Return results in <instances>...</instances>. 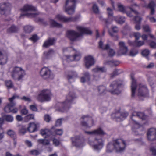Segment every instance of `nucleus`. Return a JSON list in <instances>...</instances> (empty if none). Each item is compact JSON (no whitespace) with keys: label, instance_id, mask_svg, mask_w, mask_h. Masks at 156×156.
<instances>
[{"label":"nucleus","instance_id":"nucleus-1","mask_svg":"<svg viewBox=\"0 0 156 156\" xmlns=\"http://www.w3.org/2000/svg\"><path fill=\"white\" fill-rule=\"evenodd\" d=\"M76 29L80 33L72 30H68L67 32V37L71 41H76L83 34H92V31L88 28L77 26Z\"/></svg>","mask_w":156,"mask_h":156},{"label":"nucleus","instance_id":"nucleus-2","mask_svg":"<svg viewBox=\"0 0 156 156\" xmlns=\"http://www.w3.org/2000/svg\"><path fill=\"white\" fill-rule=\"evenodd\" d=\"M21 10L23 11V13L21 14L20 16V18L24 16L28 17H34L39 14L38 12L37 13H29L25 12L36 10V8L31 5H26L24 6L22 9H21Z\"/></svg>","mask_w":156,"mask_h":156},{"label":"nucleus","instance_id":"nucleus-3","mask_svg":"<svg viewBox=\"0 0 156 156\" xmlns=\"http://www.w3.org/2000/svg\"><path fill=\"white\" fill-rule=\"evenodd\" d=\"M51 94L48 89H44L41 90L37 97V100L40 102H44L50 100Z\"/></svg>","mask_w":156,"mask_h":156},{"label":"nucleus","instance_id":"nucleus-4","mask_svg":"<svg viewBox=\"0 0 156 156\" xmlns=\"http://www.w3.org/2000/svg\"><path fill=\"white\" fill-rule=\"evenodd\" d=\"M76 98L75 93L73 92H69L67 96L65 101L63 102L62 105V108L59 109L62 112H64L67 110L69 108L70 103L72 100Z\"/></svg>","mask_w":156,"mask_h":156},{"label":"nucleus","instance_id":"nucleus-5","mask_svg":"<svg viewBox=\"0 0 156 156\" xmlns=\"http://www.w3.org/2000/svg\"><path fill=\"white\" fill-rule=\"evenodd\" d=\"M25 75V71L22 68L16 66L13 68L12 76L15 80L20 81L22 79Z\"/></svg>","mask_w":156,"mask_h":156},{"label":"nucleus","instance_id":"nucleus-6","mask_svg":"<svg viewBox=\"0 0 156 156\" xmlns=\"http://www.w3.org/2000/svg\"><path fill=\"white\" fill-rule=\"evenodd\" d=\"M40 74L41 77L45 80H52L54 78L52 72L48 67H44L42 68Z\"/></svg>","mask_w":156,"mask_h":156},{"label":"nucleus","instance_id":"nucleus-7","mask_svg":"<svg viewBox=\"0 0 156 156\" xmlns=\"http://www.w3.org/2000/svg\"><path fill=\"white\" fill-rule=\"evenodd\" d=\"M115 148L117 151H123L126 146L125 141L120 139H117L113 141Z\"/></svg>","mask_w":156,"mask_h":156},{"label":"nucleus","instance_id":"nucleus-8","mask_svg":"<svg viewBox=\"0 0 156 156\" xmlns=\"http://www.w3.org/2000/svg\"><path fill=\"white\" fill-rule=\"evenodd\" d=\"M81 124L82 126L87 127H90L94 124V120L92 118L88 115H84L82 117Z\"/></svg>","mask_w":156,"mask_h":156},{"label":"nucleus","instance_id":"nucleus-9","mask_svg":"<svg viewBox=\"0 0 156 156\" xmlns=\"http://www.w3.org/2000/svg\"><path fill=\"white\" fill-rule=\"evenodd\" d=\"M99 47L103 50L107 51H108V55L109 57H112L115 54V52L114 50L110 48V46L109 44H106L104 45L101 41L99 42Z\"/></svg>","mask_w":156,"mask_h":156},{"label":"nucleus","instance_id":"nucleus-10","mask_svg":"<svg viewBox=\"0 0 156 156\" xmlns=\"http://www.w3.org/2000/svg\"><path fill=\"white\" fill-rule=\"evenodd\" d=\"M55 19L64 22H74L77 20L76 17H66L61 14H58L55 16Z\"/></svg>","mask_w":156,"mask_h":156},{"label":"nucleus","instance_id":"nucleus-11","mask_svg":"<svg viewBox=\"0 0 156 156\" xmlns=\"http://www.w3.org/2000/svg\"><path fill=\"white\" fill-rule=\"evenodd\" d=\"M128 115V113L127 112L120 113L119 111L112 114V116L117 121L120 122L123 120Z\"/></svg>","mask_w":156,"mask_h":156},{"label":"nucleus","instance_id":"nucleus-12","mask_svg":"<svg viewBox=\"0 0 156 156\" xmlns=\"http://www.w3.org/2000/svg\"><path fill=\"white\" fill-rule=\"evenodd\" d=\"M11 4L8 2L0 3V14L4 15L11 9Z\"/></svg>","mask_w":156,"mask_h":156},{"label":"nucleus","instance_id":"nucleus-13","mask_svg":"<svg viewBox=\"0 0 156 156\" xmlns=\"http://www.w3.org/2000/svg\"><path fill=\"white\" fill-rule=\"evenodd\" d=\"M147 138L149 141H152L156 140V129H150L147 132Z\"/></svg>","mask_w":156,"mask_h":156},{"label":"nucleus","instance_id":"nucleus-14","mask_svg":"<svg viewBox=\"0 0 156 156\" xmlns=\"http://www.w3.org/2000/svg\"><path fill=\"white\" fill-rule=\"evenodd\" d=\"M148 92V89L146 85L141 84H139L137 94L138 96L145 97L147 94Z\"/></svg>","mask_w":156,"mask_h":156},{"label":"nucleus","instance_id":"nucleus-15","mask_svg":"<svg viewBox=\"0 0 156 156\" xmlns=\"http://www.w3.org/2000/svg\"><path fill=\"white\" fill-rule=\"evenodd\" d=\"M85 65L87 69H89L95 63L94 58L92 56H87L85 57Z\"/></svg>","mask_w":156,"mask_h":156},{"label":"nucleus","instance_id":"nucleus-16","mask_svg":"<svg viewBox=\"0 0 156 156\" xmlns=\"http://www.w3.org/2000/svg\"><path fill=\"white\" fill-rule=\"evenodd\" d=\"M15 96H13L12 98L9 99L10 103L4 108L5 111L7 113L11 112L12 108L15 105V103L13 102V100L16 98Z\"/></svg>","mask_w":156,"mask_h":156},{"label":"nucleus","instance_id":"nucleus-17","mask_svg":"<svg viewBox=\"0 0 156 156\" xmlns=\"http://www.w3.org/2000/svg\"><path fill=\"white\" fill-rule=\"evenodd\" d=\"M121 83L119 81H114L110 85V87H111L113 90L110 91L112 94H117V90L118 88L121 86Z\"/></svg>","mask_w":156,"mask_h":156},{"label":"nucleus","instance_id":"nucleus-18","mask_svg":"<svg viewBox=\"0 0 156 156\" xmlns=\"http://www.w3.org/2000/svg\"><path fill=\"white\" fill-rule=\"evenodd\" d=\"M70 48L72 50L74 51L76 53L74 56H69L67 58V61H68L74 60L79 61L80 58V53L73 48L71 47Z\"/></svg>","mask_w":156,"mask_h":156},{"label":"nucleus","instance_id":"nucleus-19","mask_svg":"<svg viewBox=\"0 0 156 156\" xmlns=\"http://www.w3.org/2000/svg\"><path fill=\"white\" fill-rule=\"evenodd\" d=\"M39 126V123L30 122L29 124V126L27 128V130L31 133L34 132L38 130Z\"/></svg>","mask_w":156,"mask_h":156},{"label":"nucleus","instance_id":"nucleus-20","mask_svg":"<svg viewBox=\"0 0 156 156\" xmlns=\"http://www.w3.org/2000/svg\"><path fill=\"white\" fill-rule=\"evenodd\" d=\"M94 149L99 150L101 149L103 147V142L102 139H96L94 141V144L92 145Z\"/></svg>","mask_w":156,"mask_h":156},{"label":"nucleus","instance_id":"nucleus-21","mask_svg":"<svg viewBox=\"0 0 156 156\" xmlns=\"http://www.w3.org/2000/svg\"><path fill=\"white\" fill-rule=\"evenodd\" d=\"M132 115V116L131 118L132 120L134 121L136 124H138V123L134 120L133 118V117H139V118L141 119L142 120H145L147 119V116L145 115L143 113L141 112H133Z\"/></svg>","mask_w":156,"mask_h":156},{"label":"nucleus","instance_id":"nucleus-22","mask_svg":"<svg viewBox=\"0 0 156 156\" xmlns=\"http://www.w3.org/2000/svg\"><path fill=\"white\" fill-rule=\"evenodd\" d=\"M72 144L76 147H81L83 146V144L81 142L80 137L76 136L71 138Z\"/></svg>","mask_w":156,"mask_h":156},{"label":"nucleus","instance_id":"nucleus-23","mask_svg":"<svg viewBox=\"0 0 156 156\" xmlns=\"http://www.w3.org/2000/svg\"><path fill=\"white\" fill-rule=\"evenodd\" d=\"M131 78L132 80L131 85V96L133 97L135 95V92L137 87V84L136 81L134 78L133 75H131Z\"/></svg>","mask_w":156,"mask_h":156},{"label":"nucleus","instance_id":"nucleus-24","mask_svg":"<svg viewBox=\"0 0 156 156\" xmlns=\"http://www.w3.org/2000/svg\"><path fill=\"white\" fill-rule=\"evenodd\" d=\"M75 5H67L66 6V4L64 6L65 11L69 15H72L74 14L75 11Z\"/></svg>","mask_w":156,"mask_h":156},{"label":"nucleus","instance_id":"nucleus-25","mask_svg":"<svg viewBox=\"0 0 156 156\" xmlns=\"http://www.w3.org/2000/svg\"><path fill=\"white\" fill-rule=\"evenodd\" d=\"M155 6L156 4L152 0L150 1L147 5V7L150 9V15L153 16L155 12Z\"/></svg>","mask_w":156,"mask_h":156},{"label":"nucleus","instance_id":"nucleus-26","mask_svg":"<svg viewBox=\"0 0 156 156\" xmlns=\"http://www.w3.org/2000/svg\"><path fill=\"white\" fill-rule=\"evenodd\" d=\"M56 39L54 38H49L44 43L43 47L47 48L50 46L53 45L55 43Z\"/></svg>","mask_w":156,"mask_h":156},{"label":"nucleus","instance_id":"nucleus-27","mask_svg":"<svg viewBox=\"0 0 156 156\" xmlns=\"http://www.w3.org/2000/svg\"><path fill=\"white\" fill-rule=\"evenodd\" d=\"M86 132L89 134L95 135H104L106 134L105 133V132L101 128H99L98 129L92 131H86Z\"/></svg>","mask_w":156,"mask_h":156},{"label":"nucleus","instance_id":"nucleus-28","mask_svg":"<svg viewBox=\"0 0 156 156\" xmlns=\"http://www.w3.org/2000/svg\"><path fill=\"white\" fill-rule=\"evenodd\" d=\"M83 76L80 78V81L82 83H84L86 81H89L90 80V75L87 72H85L83 73Z\"/></svg>","mask_w":156,"mask_h":156},{"label":"nucleus","instance_id":"nucleus-29","mask_svg":"<svg viewBox=\"0 0 156 156\" xmlns=\"http://www.w3.org/2000/svg\"><path fill=\"white\" fill-rule=\"evenodd\" d=\"M19 30V28L14 25H12L7 30L6 32L8 34L17 33Z\"/></svg>","mask_w":156,"mask_h":156},{"label":"nucleus","instance_id":"nucleus-30","mask_svg":"<svg viewBox=\"0 0 156 156\" xmlns=\"http://www.w3.org/2000/svg\"><path fill=\"white\" fill-rule=\"evenodd\" d=\"M55 51L52 49H49L43 53V57L45 58H48L51 57L54 54Z\"/></svg>","mask_w":156,"mask_h":156},{"label":"nucleus","instance_id":"nucleus-31","mask_svg":"<svg viewBox=\"0 0 156 156\" xmlns=\"http://www.w3.org/2000/svg\"><path fill=\"white\" fill-rule=\"evenodd\" d=\"M97 89L99 94L101 95L106 94L107 92L106 88L103 86H100L98 87Z\"/></svg>","mask_w":156,"mask_h":156},{"label":"nucleus","instance_id":"nucleus-32","mask_svg":"<svg viewBox=\"0 0 156 156\" xmlns=\"http://www.w3.org/2000/svg\"><path fill=\"white\" fill-rule=\"evenodd\" d=\"M52 131V129L51 130H49L48 129H46L43 130L42 129L40 131V133L43 136L46 135L47 136H48L50 135L53 134L51 133Z\"/></svg>","mask_w":156,"mask_h":156},{"label":"nucleus","instance_id":"nucleus-33","mask_svg":"<svg viewBox=\"0 0 156 156\" xmlns=\"http://www.w3.org/2000/svg\"><path fill=\"white\" fill-rule=\"evenodd\" d=\"M92 70L94 72L96 73L98 72L104 73L106 71V69L104 67H99L97 66L95 68L93 69Z\"/></svg>","mask_w":156,"mask_h":156},{"label":"nucleus","instance_id":"nucleus-34","mask_svg":"<svg viewBox=\"0 0 156 156\" xmlns=\"http://www.w3.org/2000/svg\"><path fill=\"white\" fill-rule=\"evenodd\" d=\"M116 22L119 24H123L125 22V17L120 16H117L115 18Z\"/></svg>","mask_w":156,"mask_h":156},{"label":"nucleus","instance_id":"nucleus-35","mask_svg":"<svg viewBox=\"0 0 156 156\" xmlns=\"http://www.w3.org/2000/svg\"><path fill=\"white\" fill-rule=\"evenodd\" d=\"M23 29L25 32L29 33L33 31L34 27L30 25H27L25 26Z\"/></svg>","mask_w":156,"mask_h":156},{"label":"nucleus","instance_id":"nucleus-36","mask_svg":"<svg viewBox=\"0 0 156 156\" xmlns=\"http://www.w3.org/2000/svg\"><path fill=\"white\" fill-rule=\"evenodd\" d=\"M118 7L119 11L122 12L123 13H125L126 12L127 9L128 7H126L124 6L123 5L121 4H119L118 5Z\"/></svg>","mask_w":156,"mask_h":156},{"label":"nucleus","instance_id":"nucleus-37","mask_svg":"<svg viewBox=\"0 0 156 156\" xmlns=\"http://www.w3.org/2000/svg\"><path fill=\"white\" fill-rule=\"evenodd\" d=\"M5 57V61L4 62L2 61L0 62V65H3L5 63L7 62V55L5 56L4 52L0 50V60L3 59Z\"/></svg>","mask_w":156,"mask_h":156},{"label":"nucleus","instance_id":"nucleus-38","mask_svg":"<svg viewBox=\"0 0 156 156\" xmlns=\"http://www.w3.org/2000/svg\"><path fill=\"white\" fill-rule=\"evenodd\" d=\"M115 148L114 144L111 143H109L108 144L107 147L106 151L107 152L110 153L112 152Z\"/></svg>","mask_w":156,"mask_h":156},{"label":"nucleus","instance_id":"nucleus-39","mask_svg":"<svg viewBox=\"0 0 156 156\" xmlns=\"http://www.w3.org/2000/svg\"><path fill=\"white\" fill-rule=\"evenodd\" d=\"M7 133L8 135L13 139V140H15V139H16V133L13 131L9 130L8 131Z\"/></svg>","mask_w":156,"mask_h":156},{"label":"nucleus","instance_id":"nucleus-40","mask_svg":"<svg viewBox=\"0 0 156 156\" xmlns=\"http://www.w3.org/2000/svg\"><path fill=\"white\" fill-rule=\"evenodd\" d=\"M50 23L53 27H62V25L55 20H50Z\"/></svg>","mask_w":156,"mask_h":156},{"label":"nucleus","instance_id":"nucleus-41","mask_svg":"<svg viewBox=\"0 0 156 156\" xmlns=\"http://www.w3.org/2000/svg\"><path fill=\"white\" fill-rule=\"evenodd\" d=\"M128 49L127 48H119V50L118 52V53L119 55H121L126 54L128 51Z\"/></svg>","mask_w":156,"mask_h":156},{"label":"nucleus","instance_id":"nucleus-42","mask_svg":"<svg viewBox=\"0 0 156 156\" xmlns=\"http://www.w3.org/2000/svg\"><path fill=\"white\" fill-rule=\"evenodd\" d=\"M93 12L96 14H99L100 13L99 9L98 6L95 4H94L92 7Z\"/></svg>","mask_w":156,"mask_h":156},{"label":"nucleus","instance_id":"nucleus-43","mask_svg":"<svg viewBox=\"0 0 156 156\" xmlns=\"http://www.w3.org/2000/svg\"><path fill=\"white\" fill-rule=\"evenodd\" d=\"M76 0H66V6L67 5H75Z\"/></svg>","mask_w":156,"mask_h":156},{"label":"nucleus","instance_id":"nucleus-44","mask_svg":"<svg viewBox=\"0 0 156 156\" xmlns=\"http://www.w3.org/2000/svg\"><path fill=\"white\" fill-rule=\"evenodd\" d=\"M38 143L44 145H48L49 144V141L47 139H39L38 140Z\"/></svg>","mask_w":156,"mask_h":156},{"label":"nucleus","instance_id":"nucleus-45","mask_svg":"<svg viewBox=\"0 0 156 156\" xmlns=\"http://www.w3.org/2000/svg\"><path fill=\"white\" fill-rule=\"evenodd\" d=\"M77 76L76 73L74 72H71L67 76V78L69 80L70 79L76 77Z\"/></svg>","mask_w":156,"mask_h":156},{"label":"nucleus","instance_id":"nucleus-46","mask_svg":"<svg viewBox=\"0 0 156 156\" xmlns=\"http://www.w3.org/2000/svg\"><path fill=\"white\" fill-rule=\"evenodd\" d=\"M4 118L6 121L9 122H11L13 121V117L12 116L10 115H5L4 117Z\"/></svg>","mask_w":156,"mask_h":156},{"label":"nucleus","instance_id":"nucleus-47","mask_svg":"<svg viewBox=\"0 0 156 156\" xmlns=\"http://www.w3.org/2000/svg\"><path fill=\"white\" fill-rule=\"evenodd\" d=\"M143 41H138L137 40L135 41V47H139L144 44Z\"/></svg>","mask_w":156,"mask_h":156},{"label":"nucleus","instance_id":"nucleus-48","mask_svg":"<svg viewBox=\"0 0 156 156\" xmlns=\"http://www.w3.org/2000/svg\"><path fill=\"white\" fill-rule=\"evenodd\" d=\"M5 84L8 88H11L13 87V84L11 80H7L5 82Z\"/></svg>","mask_w":156,"mask_h":156},{"label":"nucleus","instance_id":"nucleus-49","mask_svg":"<svg viewBox=\"0 0 156 156\" xmlns=\"http://www.w3.org/2000/svg\"><path fill=\"white\" fill-rule=\"evenodd\" d=\"M118 70L115 69L113 72L112 73L110 74L111 77L112 78H113L115 76L118 75L120 73L118 72Z\"/></svg>","mask_w":156,"mask_h":156},{"label":"nucleus","instance_id":"nucleus-50","mask_svg":"<svg viewBox=\"0 0 156 156\" xmlns=\"http://www.w3.org/2000/svg\"><path fill=\"white\" fill-rule=\"evenodd\" d=\"M134 20L135 23L140 24L142 20V18L140 16H136L134 17Z\"/></svg>","mask_w":156,"mask_h":156},{"label":"nucleus","instance_id":"nucleus-51","mask_svg":"<svg viewBox=\"0 0 156 156\" xmlns=\"http://www.w3.org/2000/svg\"><path fill=\"white\" fill-rule=\"evenodd\" d=\"M143 28L144 31L147 32H150L151 30L149 25H145L143 26Z\"/></svg>","mask_w":156,"mask_h":156},{"label":"nucleus","instance_id":"nucleus-52","mask_svg":"<svg viewBox=\"0 0 156 156\" xmlns=\"http://www.w3.org/2000/svg\"><path fill=\"white\" fill-rule=\"evenodd\" d=\"M150 53L149 51L147 49H145L142 52V55L145 57H146Z\"/></svg>","mask_w":156,"mask_h":156},{"label":"nucleus","instance_id":"nucleus-53","mask_svg":"<svg viewBox=\"0 0 156 156\" xmlns=\"http://www.w3.org/2000/svg\"><path fill=\"white\" fill-rule=\"evenodd\" d=\"M26 128L23 126H21L19 129L20 133L22 134H24L26 133Z\"/></svg>","mask_w":156,"mask_h":156},{"label":"nucleus","instance_id":"nucleus-54","mask_svg":"<svg viewBox=\"0 0 156 156\" xmlns=\"http://www.w3.org/2000/svg\"><path fill=\"white\" fill-rule=\"evenodd\" d=\"M29 39L33 42H35L39 39V38L37 35L35 34L33 35L31 37H30Z\"/></svg>","mask_w":156,"mask_h":156},{"label":"nucleus","instance_id":"nucleus-55","mask_svg":"<svg viewBox=\"0 0 156 156\" xmlns=\"http://www.w3.org/2000/svg\"><path fill=\"white\" fill-rule=\"evenodd\" d=\"M109 34L114 40H118V37L116 34H115L111 32H109Z\"/></svg>","mask_w":156,"mask_h":156},{"label":"nucleus","instance_id":"nucleus-56","mask_svg":"<svg viewBox=\"0 0 156 156\" xmlns=\"http://www.w3.org/2000/svg\"><path fill=\"white\" fill-rule=\"evenodd\" d=\"M133 35L135 38L136 40H138L141 37V34L139 32L134 33L133 34Z\"/></svg>","mask_w":156,"mask_h":156},{"label":"nucleus","instance_id":"nucleus-57","mask_svg":"<svg viewBox=\"0 0 156 156\" xmlns=\"http://www.w3.org/2000/svg\"><path fill=\"white\" fill-rule=\"evenodd\" d=\"M20 99L21 100H24L25 101L30 102L31 101L30 98L28 97L23 96V97H21Z\"/></svg>","mask_w":156,"mask_h":156},{"label":"nucleus","instance_id":"nucleus-58","mask_svg":"<svg viewBox=\"0 0 156 156\" xmlns=\"http://www.w3.org/2000/svg\"><path fill=\"white\" fill-rule=\"evenodd\" d=\"M5 156H22L19 154H17L15 155H14L11 154L9 151H6L5 153Z\"/></svg>","mask_w":156,"mask_h":156},{"label":"nucleus","instance_id":"nucleus-59","mask_svg":"<svg viewBox=\"0 0 156 156\" xmlns=\"http://www.w3.org/2000/svg\"><path fill=\"white\" fill-rule=\"evenodd\" d=\"M51 119V117L48 115H45L44 116V120L46 122H49Z\"/></svg>","mask_w":156,"mask_h":156},{"label":"nucleus","instance_id":"nucleus-60","mask_svg":"<svg viewBox=\"0 0 156 156\" xmlns=\"http://www.w3.org/2000/svg\"><path fill=\"white\" fill-rule=\"evenodd\" d=\"M62 119H60L57 120L56 122L55 126H60L62 123Z\"/></svg>","mask_w":156,"mask_h":156},{"label":"nucleus","instance_id":"nucleus-61","mask_svg":"<svg viewBox=\"0 0 156 156\" xmlns=\"http://www.w3.org/2000/svg\"><path fill=\"white\" fill-rule=\"evenodd\" d=\"M119 48H127L125 45V43L123 41H120L119 43Z\"/></svg>","mask_w":156,"mask_h":156},{"label":"nucleus","instance_id":"nucleus-62","mask_svg":"<svg viewBox=\"0 0 156 156\" xmlns=\"http://www.w3.org/2000/svg\"><path fill=\"white\" fill-rule=\"evenodd\" d=\"M4 130L1 126H0V140L2 139L4 137Z\"/></svg>","mask_w":156,"mask_h":156},{"label":"nucleus","instance_id":"nucleus-63","mask_svg":"<svg viewBox=\"0 0 156 156\" xmlns=\"http://www.w3.org/2000/svg\"><path fill=\"white\" fill-rule=\"evenodd\" d=\"M55 132L56 135H61L63 133V131L61 129H57L55 130Z\"/></svg>","mask_w":156,"mask_h":156},{"label":"nucleus","instance_id":"nucleus-64","mask_svg":"<svg viewBox=\"0 0 156 156\" xmlns=\"http://www.w3.org/2000/svg\"><path fill=\"white\" fill-rule=\"evenodd\" d=\"M28 113V111L26 108L22 109L21 111V113L23 115H26Z\"/></svg>","mask_w":156,"mask_h":156}]
</instances>
